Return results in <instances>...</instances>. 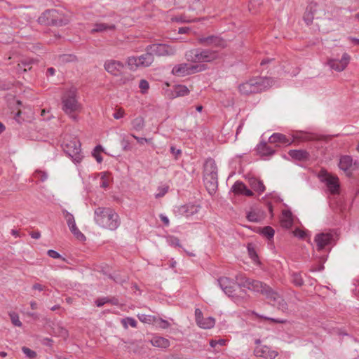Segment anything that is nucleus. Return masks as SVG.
Here are the masks:
<instances>
[{"label":"nucleus","mask_w":359,"mask_h":359,"mask_svg":"<svg viewBox=\"0 0 359 359\" xmlns=\"http://www.w3.org/2000/svg\"><path fill=\"white\" fill-rule=\"evenodd\" d=\"M147 48L153 56H172L177 52V48L175 46L165 43H154L147 46Z\"/></svg>","instance_id":"nucleus-11"},{"label":"nucleus","mask_w":359,"mask_h":359,"mask_svg":"<svg viewBox=\"0 0 359 359\" xmlns=\"http://www.w3.org/2000/svg\"><path fill=\"white\" fill-rule=\"evenodd\" d=\"M254 354L257 357L264 358L265 359H274L278 355L276 351L264 345L257 346L254 350Z\"/></svg>","instance_id":"nucleus-17"},{"label":"nucleus","mask_w":359,"mask_h":359,"mask_svg":"<svg viewBox=\"0 0 359 359\" xmlns=\"http://www.w3.org/2000/svg\"><path fill=\"white\" fill-rule=\"evenodd\" d=\"M62 62H69L76 60V57L73 55H63L60 56Z\"/></svg>","instance_id":"nucleus-50"},{"label":"nucleus","mask_w":359,"mask_h":359,"mask_svg":"<svg viewBox=\"0 0 359 359\" xmlns=\"http://www.w3.org/2000/svg\"><path fill=\"white\" fill-rule=\"evenodd\" d=\"M48 255L50 257L54 258V259H58L61 257V255L56 251L53 250H49L47 252Z\"/></svg>","instance_id":"nucleus-57"},{"label":"nucleus","mask_w":359,"mask_h":359,"mask_svg":"<svg viewBox=\"0 0 359 359\" xmlns=\"http://www.w3.org/2000/svg\"><path fill=\"white\" fill-rule=\"evenodd\" d=\"M272 84V80L266 77H253L241 83L238 90L243 95L259 93Z\"/></svg>","instance_id":"nucleus-3"},{"label":"nucleus","mask_w":359,"mask_h":359,"mask_svg":"<svg viewBox=\"0 0 359 359\" xmlns=\"http://www.w3.org/2000/svg\"><path fill=\"white\" fill-rule=\"evenodd\" d=\"M189 8L193 11H201L203 8L199 0H194L192 4L189 6Z\"/></svg>","instance_id":"nucleus-43"},{"label":"nucleus","mask_w":359,"mask_h":359,"mask_svg":"<svg viewBox=\"0 0 359 359\" xmlns=\"http://www.w3.org/2000/svg\"><path fill=\"white\" fill-rule=\"evenodd\" d=\"M204 183L208 192L212 194L217 187V168L212 158H208L204 164Z\"/></svg>","instance_id":"nucleus-5"},{"label":"nucleus","mask_w":359,"mask_h":359,"mask_svg":"<svg viewBox=\"0 0 359 359\" xmlns=\"http://www.w3.org/2000/svg\"><path fill=\"white\" fill-rule=\"evenodd\" d=\"M263 295L269 300V303L278 309L285 311L287 309V305L283 297L276 292L273 291L269 286L265 289Z\"/></svg>","instance_id":"nucleus-12"},{"label":"nucleus","mask_w":359,"mask_h":359,"mask_svg":"<svg viewBox=\"0 0 359 359\" xmlns=\"http://www.w3.org/2000/svg\"><path fill=\"white\" fill-rule=\"evenodd\" d=\"M290 276L291 281L294 285L300 287L304 285V282L300 273L292 272Z\"/></svg>","instance_id":"nucleus-31"},{"label":"nucleus","mask_w":359,"mask_h":359,"mask_svg":"<svg viewBox=\"0 0 359 359\" xmlns=\"http://www.w3.org/2000/svg\"><path fill=\"white\" fill-rule=\"evenodd\" d=\"M30 236L32 238L39 239L41 237V233L39 231H32L30 233Z\"/></svg>","instance_id":"nucleus-61"},{"label":"nucleus","mask_w":359,"mask_h":359,"mask_svg":"<svg viewBox=\"0 0 359 359\" xmlns=\"http://www.w3.org/2000/svg\"><path fill=\"white\" fill-rule=\"evenodd\" d=\"M198 43L204 46H211L224 48L226 46V42L219 36L210 35L208 36H200L198 38Z\"/></svg>","instance_id":"nucleus-15"},{"label":"nucleus","mask_w":359,"mask_h":359,"mask_svg":"<svg viewBox=\"0 0 359 359\" xmlns=\"http://www.w3.org/2000/svg\"><path fill=\"white\" fill-rule=\"evenodd\" d=\"M350 62V55L344 53L340 60L339 59H329L327 65L330 67L337 72H342L346 69Z\"/></svg>","instance_id":"nucleus-16"},{"label":"nucleus","mask_w":359,"mask_h":359,"mask_svg":"<svg viewBox=\"0 0 359 359\" xmlns=\"http://www.w3.org/2000/svg\"><path fill=\"white\" fill-rule=\"evenodd\" d=\"M62 109L73 120H76L75 113L81 111V105L77 97V90L74 87L66 90L62 96Z\"/></svg>","instance_id":"nucleus-2"},{"label":"nucleus","mask_w":359,"mask_h":359,"mask_svg":"<svg viewBox=\"0 0 359 359\" xmlns=\"http://www.w3.org/2000/svg\"><path fill=\"white\" fill-rule=\"evenodd\" d=\"M247 187L241 182H236L232 187L233 191L236 194H243Z\"/></svg>","instance_id":"nucleus-36"},{"label":"nucleus","mask_w":359,"mask_h":359,"mask_svg":"<svg viewBox=\"0 0 359 359\" xmlns=\"http://www.w3.org/2000/svg\"><path fill=\"white\" fill-rule=\"evenodd\" d=\"M153 318H155V317L152 316H144V315L139 317V318L141 321L144 322V323H153Z\"/></svg>","instance_id":"nucleus-53"},{"label":"nucleus","mask_w":359,"mask_h":359,"mask_svg":"<svg viewBox=\"0 0 359 359\" xmlns=\"http://www.w3.org/2000/svg\"><path fill=\"white\" fill-rule=\"evenodd\" d=\"M251 187L256 191L263 193L265 190V187L262 181L259 180L252 177L249 180Z\"/></svg>","instance_id":"nucleus-28"},{"label":"nucleus","mask_w":359,"mask_h":359,"mask_svg":"<svg viewBox=\"0 0 359 359\" xmlns=\"http://www.w3.org/2000/svg\"><path fill=\"white\" fill-rule=\"evenodd\" d=\"M160 218H161V221L164 223V224L165 226H168L169 225V219H168V218L165 215H160Z\"/></svg>","instance_id":"nucleus-62"},{"label":"nucleus","mask_w":359,"mask_h":359,"mask_svg":"<svg viewBox=\"0 0 359 359\" xmlns=\"http://www.w3.org/2000/svg\"><path fill=\"white\" fill-rule=\"evenodd\" d=\"M236 280L237 281L238 286L245 287L253 292H260L262 294L268 286L266 284L263 283L261 281L248 278L243 273L236 275Z\"/></svg>","instance_id":"nucleus-7"},{"label":"nucleus","mask_w":359,"mask_h":359,"mask_svg":"<svg viewBox=\"0 0 359 359\" xmlns=\"http://www.w3.org/2000/svg\"><path fill=\"white\" fill-rule=\"evenodd\" d=\"M9 316L11 318L12 323L17 327H21L22 325L21 321L20 320L19 316L15 312L9 313Z\"/></svg>","instance_id":"nucleus-41"},{"label":"nucleus","mask_w":359,"mask_h":359,"mask_svg":"<svg viewBox=\"0 0 359 359\" xmlns=\"http://www.w3.org/2000/svg\"><path fill=\"white\" fill-rule=\"evenodd\" d=\"M174 20L176 22H190L194 21V20L191 19V18H187L185 16H180V17H175L174 18Z\"/></svg>","instance_id":"nucleus-54"},{"label":"nucleus","mask_w":359,"mask_h":359,"mask_svg":"<svg viewBox=\"0 0 359 359\" xmlns=\"http://www.w3.org/2000/svg\"><path fill=\"white\" fill-rule=\"evenodd\" d=\"M132 137L135 138L137 142L140 144H144V143L149 142L150 140L144 138V137H140L135 135H132Z\"/></svg>","instance_id":"nucleus-58"},{"label":"nucleus","mask_w":359,"mask_h":359,"mask_svg":"<svg viewBox=\"0 0 359 359\" xmlns=\"http://www.w3.org/2000/svg\"><path fill=\"white\" fill-rule=\"evenodd\" d=\"M274 230L271 226H265L262 230V233L266 236L268 239H271L274 236Z\"/></svg>","instance_id":"nucleus-40"},{"label":"nucleus","mask_w":359,"mask_h":359,"mask_svg":"<svg viewBox=\"0 0 359 359\" xmlns=\"http://www.w3.org/2000/svg\"><path fill=\"white\" fill-rule=\"evenodd\" d=\"M206 69L204 65H191L181 63L176 65L172 69V74L177 76H184L187 75L202 72Z\"/></svg>","instance_id":"nucleus-10"},{"label":"nucleus","mask_w":359,"mask_h":359,"mask_svg":"<svg viewBox=\"0 0 359 359\" xmlns=\"http://www.w3.org/2000/svg\"><path fill=\"white\" fill-rule=\"evenodd\" d=\"M94 215L95 222L102 229L115 231L121 225L119 215L111 208L98 207L95 210Z\"/></svg>","instance_id":"nucleus-1"},{"label":"nucleus","mask_w":359,"mask_h":359,"mask_svg":"<svg viewBox=\"0 0 359 359\" xmlns=\"http://www.w3.org/2000/svg\"><path fill=\"white\" fill-rule=\"evenodd\" d=\"M153 324L161 329H166L170 326V323L168 320L156 317L153 318Z\"/></svg>","instance_id":"nucleus-33"},{"label":"nucleus","mask_w":359,"mask_h":359,"mask_svg":"<svg viewBox=\"0 0 359 359\" xmlns=\"http://www.w3.org/2000/svg\"><path fill=\"white\" fill-rule=\"evenodd\" d=\"M33 60H24L20 62V63L18 64V71L20 72H26L27 69H31L30 65L32 63Z\"/></svg>","instance_id":"nucleus-34"},{"label":"nucleus","mask_w":359,"mask_h":359,"mask_svg":"<svg viewBox=\"0 0 359 359\" xmlns=\"http://www.w3.org/2000/svg\"><path fill=\"white\" fill-rule=\"evenodd\" d=\"M257 152L262 156H271L274 150L267 145L266 142H261L257 147Z\"/></svg>","instance_id":"nucleus-27"},{"label":"nucleus","mask_w":359,"mask_h":359,"mask_svg":"<svg viewBox=\"0 0 359 359\" xmlns=\"http://www.w3.org/2000/svg\"><path fill=\"white\" fill-rule=\"evenodd\" d=\"M312 6L307 7L306 13L304 16V20L307 25L312 22L313 20V14L311 13Z\"/></svg>","instance_id":"nucleus-37"},{"label":"nucleus","mask_w":359,"mask_h":359,"mask_svg":"<svg viewBox=\"0 0 359 359\" xmlns=\"http://www.w3.org/2000/svg\"><path fill=\"white\" fill-rule=\"evenodd\" d=\"M196 321L197 325L198 323L203 319V313L199 309L195 310Z\"/></svg>","instance_id":"nucleus-56"},{"label":"nucleus","mask_w":359,"mask_h":359,"mask_svg":"<svg viewBox=\"0 0 359 359\" xmlns=\"http://www.w3.org/2000/svg\"><path fill=\"white\" fill-rule=\"evenodd\" d=\"M332 240V235L330 233H320L315 236V243L318 250H321L328 245Z\"/></svg>","instance_id":"nucleus-19"},{"label":"nucleus","mask_w":359,"mask_h":359,"mask_svg":"<svg viewBox=\"0 0 359 359\" xmlns=\"http://www.w3.org/2000/svg\"><path fill=\"white\" fill-rule=\"evenodd\" d=\"M62 215L66 219L69 230L74 236L80 241H84L86 237L77 228L74 215L66 210H62Z\"/></svg>","instance_id":"nucleus-14"},{"label":"nucleus","mask_w":359,"mask_h":359,"mask_svg":"<svg viewBox=\"0 0 359 359\" xmlns=\"http://www.w3.org/2000/svg\"><path fill=\"white\" fill-rule=\"evenodd\" d=\"M168 191V186H162L158 188V192L155 194L156 198L163 197Z\"/></svg>","instance_id":"nucleus-44"},{"label":"nucleus","mask_w":359,"mask_h":359,"mask_svg":"<svg viewBox=\"0 0 359 359\" xmlns=\"http://www.w3.org/2000/svg\"><path fill=\"white\" fill-rule=\"evenodd\" d=\"M184 57L188 62L193 63L211 62L219 57L217 50L210 49L194 48L187 50Z\"/></svg>","instance_id":"nucleus-4"},{"label":"nucleus","mask_w":359,"mask_h":359,"mask_svg":"<svg viewBox=\"0 0 359 359\" xmlns=\"http://www.w3.org/2000/svg\"><path fill=\"white\" fill-rule=\"evenodd\" d=\"M217 283L222 291L229 297L233 298L236 304L241 303L239 302L238 298L233 296L235 283L233 280L228 277H220L217 279Z\"/></svg>","instance_id":"nucleus-13"},{"label":"nucleus","mask_w":359,"mask_h":359,"mask_svg":"<svg viewBox=\"0 0 359 359\" xmlns=\"http://www.w3.org/2000/svg\"><path fill=\"white\" fill-rule=\"evenodd\" d=\"M151 344L156 347L166 348L170 346V341L168 339L160 337V336H154L151 339Z\"/></svg>","instance_id":"nucleus-23"},{"label":"nucleus","mask_w":359,"mask_h":359,"mask_svg":"<svg viewBox=\"0 0 359 359\" xmlns=\"http://www.w3.org/2000/svg\"><path fill=\"white\" fill-rule=\"evenodd\" d=\"M109 302V299L107 297H104L101 299H98L95 301V304L97 306L100 307L102 306L106 303Z\"/></svg>","instance_id":"nucleus-55"},{"label":"nucleus","mask_w":359,"mask_h":359,"mask_svg":"<svg viewBox=\"0 0 359 359\" xmlns=\"http://www.w3.org/2000/svg\"><path fill=\"white\" fill-rule=\"evenodd\" d=\"M281 226L285 229H290L293 224V216L290 210H284L280 218Z\"/></svg>","instance_id":"nucleus-22"},{"label":"nucleus","mask_w":359,"mask_h":359,"mask_svg":"<svg viewBox=\"0 0 359 359\" xmlns=\"http://www.w3.org/2000/svg\"><path fill=\"white\" fill-rule=\"evenodd\" d=\"M215 319L212 317H208L201 320L198 325L203 329H210L215 325Z\"/></svg>","instance_id":"nucleus-30"},{"label":"nucleus","mask_w":359,"mask_h":359,"mask_svg":"<svg viewBox=\"0 0 359 359\" xmlns=\"http://www.w3.org/2000/svg\"><path fill=\"white\" fill-rule=\"evenodd\" d=\"M32 289L39 291H43L46 290V287L41 284L35 283L34 285H33Z\"/></svg>","instance_id":"nucleus-60"},{"label":"nucleus","mask_w":359,"mask_h":359,"mask_svg":"<svg viewBox=\"0 0 359 359\" xmlns=\"http://www.w3.org/2000/svg\"><path fill=\"white\" fill-rule=\"evenodd\" d=\"M63 149L65 152L70 156L73 161L79 163L83 158L81 150V143L76 138L72 140L65 139L63 142Z\"/></svg>","instance_id":"nucleus-8"},{"label":"nucleus","mask_w":359,"mask_h":359,"mask_svg":"<svg viewBox=\"0 0 359 359\" xmlns=\"http://www.w3.org/2000/svg\"><path fill=\"white\" fill-rule=\"evenodd\" d=\"M34 177L41 182H44L47 180L48 175L43 171L36 170L34 174Z\"/></svg>","instance_id":"nucleus-42"},{"label":"nucleus","mask_w":359,"mask_h":359,"mask_svg":"<svg viewBox=\"0 0 359 359\" xmlns=\"http://www.w3.org/2000/svg\"><path fill=\"white\" fill-rule=\"evenodd\" d=\"M38 22L45 25L62 26L68 22L67 19L62 18L60 13L55 9L47 10L39 18Z\"/></svg>","instance_id":"nucleus-6"},{"label":"nucleus","mask_w":359,"mask_h":359,"mask_svg":"<svg viewBox=\"0 0 359 359\" xmlns=\"http://www.w3.org/2000/svg\"><path fill=\"white\" fill-rule=\"evenodd\" d=\"M115 29L116 25L114 23L97 22L93 25V28L90 31V33L104 32L114 30Z\"/></svg>","instance_id":"nucleus-21"},{"label":"nucleus","mask_w":359,"mask_h":359,"mask_svg":"<svg viewBox=\"0 0 359 359\" xmlns=\"http://www.w3.org/2000/svg\"><path fill=\"white\" fill-rule=\"evenodd\" d=\"M123 64L116 60H108L104 64L105 69L110 74L117 76L123 69Z\"/></svg>","instance_id":"nucleus-20"},{"label":"nucleus","mask_w":359,"mask_h":359,"mask_svg":"<svg viewBox=\"0 0 359 359\" xmlns=\"http://www.w3.org/2000/svg\"><path fill=\"white\" fill-rule=\"evenodd\" d=\"M113 116L115 119H119L124 116V111L122 109H118L113 114Z\"/></svg>","instance_id":"nucleus-59"},{"label":"nucleus","mask_w":359,"mask_h":359,"mask_svg":"<svg viewBox=\"0 0 359 359\" xmlns=\"http://www.w3.org/2000/svg\"><path fill=\"white\" fill-rule=\"evenodd\" d=\"M288 154L291 158L299 161L306 160L309 156L305 150H290Z\"/></svg>","instance_id":"nucleus-26"},{"label":"nucleus","mask_w":359,"mask_h":359,"mask_svg":"<svg viewBox=\"0 0 359 359\" xmlns=\"http://www.w3.org/2000/svg\"><path fill=\"white\" fill-rule=\"evenodd\" d=\"M100 175H101V177H100L101 182H100V185L102 188L106 189L109 185V176L107 175V174L106 172H101Z\"/></svg>","instance_id":"nucleus-38"},{"label":"nucleus","mask_w":359,"mask_h":359,"mask_svg":"<svg viewBox=\"0 0 359 359\" xmlns=\"http://www.w3.org/2000/svg\"><path fill=\"white\" fill-rule=\"evenodd\" d=\"M353 165V159L350 156H343L340 158L339 167L344 171L348 170Z\"/></svg>","instance_id":"nucleus-25"},{"label":"nucleus","mask_w":359,"mask_h":359,"mask_svg":"<svg viewBox=\"0 0 359 359\" xmlns=\"http://www.w3.org/2000/svg\"><path fill=\"white\" fill-rule=\"evenodd\" d=\"M247 219L250 221V222H259V215L255 212H249L248 214H247Z\"/></svg>","instance_id":"nucleus-48"},{"label":"nucleus","mask_w":359,"mask_h":359,"mask_svg":"<svg viewBox=\"0 0 359 359\" xmlns=\"http://www.w3.org/2000/svg\"><path fill=\"white\" fill-rule=\"evenodd\" d=\"M226 344V340L224 339H211L210 341V346L212 348H215L217 345L219 346H224Z\"/></svg>","instance_id":"nucleus-45"},{"label":"nucleus","mask_w":359,"mask_h":359,"mask_svg":"<svg viewBox=\"0 0 359 359\" xmlns=\"http://www.w3.org/2000/svg\"><path fill=\"white\" fill-rule=\"evenodd\" d=\"M248 251H249V255L251 257V259H252V261L255 263V264H259V260H258V256L256 254V252H255L254 250H251L250 248H248Z\"/></svg>","instance_id":"nucleus-52"},{"label":"nucleus","mask_w":359,"mask_h":359,"mask_svg":"<svg viewBox=\"0 0 359 359\" xmlns=\"http://www.w3.org/2000/svg\"><path fill=\"white\" fill-rule=\"evenodd\" d=\"M293 233L296 237H298L299 238H304L306 235V233L304 231L299 229H296Z\"/></svg>","instance_id":"nucleus-51"},{"label":"nucleus","mask_w":359,"mask_h":359,"mask_svg":"<svg viewBox=\"0 0 359 359\" xmlns=\"http://www.w3.org/2000/svg\"><path fill=\"white\" fill-rule=\"evenodd\" d=\"M189 93V90L186 86L184 85H177L174 87L173 89V96L181 97L187 95Z\"/></svg>","instance_id":"nucleus-29"},{"label":"nucleus","mask_w":359,"mask_h":359,"mask_svg":"<svg viewBox=\"0 0 359 359\" xmlns=\"http://www.w3.org/2000/svg\"><path fill=\"white\" fill-rule=\"evenodd\" d=\"M170 151L172 154L176 155V156H178L181 154V150L180 149H176L174 147H170Z\"/></svg>","instance_id":"nucleus-64"},{"label":"nucleus","mask_w":359,"mask_h":359,"mask_svg":"<svg viewBox=\"0 0 359 359\" xmlns=\"http://www.w3.org/2000/svg\"><path fill=\"white\" fill-rule=\"evenodd\" d=\"M146 53L139 57L131 56L128 57L126 63L129 69L136 70L139 67H147L150 66L154 60V56L149 51L147 46L146 47Z\"/></svg>","instance_id":"nucleus-9"},{"label":"nucleus","mask_w":359,"mask_h":359,"mask_svg":"<svg viewBox=\"0 0 359 359\" xmlns=\"http://www.w3.org/2000/svg\"><path fill=\"white\" fill-rule=\"evenodd\" d=\"M269 142L271 143H283L285 144H290L292 141L286 137V136L281 133H273L269 137Z\"/></svg>","instance_id":"nucleus-24"},{"label":"nucleus","mask_w":359,"mask_h":359,"mask_svg":"<svg viewBox=\"0 0 359 359\" xmlns=\"http://www.w3.org/2000/svg\"><path fill=\"white\" fill-rule=\"evenodd\" d=\"M122 323L125 324V326L127 327L129 325L132 327H136L137 321L133 318H126L123 319Z\"/></svg>","instance_id":"nucleus-47"},{"label":"nucleus","mask_w":359,"mask_h":359,"mask_svg":"<svg viewBox=\"0 0 359 359\" xmlns=\"http://www.w3.org/2000/svg\"><path fill=\"white\" fill-rule=\"evenodd\" d=\"M189 27H180L178 29V33L180 34H186V33H187L189 32Z\"/></svg>","instance_id":"nucleus-63"},{"label":"nucleus","mask_w":359,"mask_h":359,"mask_svg":"<svg viewBox=\"0 0 359 359\" xmlns=\"http://www.w3.org/2000/svg\"><path fill=\"white\" fill-rule=\"evenodd\" d=\"M323 181L325 183L331 194H336L339 192V184L338 177L330 174H326Z\"/></svg>","instance_id":"nucleus-18"},{"label":"nucleus","mask_w":359,"mask_h":359,"mask_svg":"<svg viewBox=\"0 0 359 359\" xmlns=\"http://www.w3.org/2000/svg\"><path fill=\"white\" fill-rule=\"evenodd\" d=\"M104 151V149L101 145H97L95 147L92 152L93 156L96 159L97 162L100 163L102 161L101 152Z\"/></svg>","instance_id":"nucleus-35"},{"label":"nucleus","mask_w":359,"mask_h":359,"mask_svg":"<svg viewBox=\"0 0 359 359\" xmlns=\"http://www.w3.org/2000/svg\"><path fill=\"white\" fill-rule=\"evenodd\" d=\"M133 128L137 131L142 130L144 127V121L142 117H136L132 121Z\"/></svg>","instance_id":"nucleus-32"},{"label":"nucleus","mask_w":359,"mask_h":359,"mask_svg":"<svg viewBox=\"0 0 359 359\" xmlns=\"http://www.w3.org/2000/svg\"><path fill=\"white\" fill-rule=\"evenodd\" d=\"M262 4V0H251L249 4V10L252 13H256L257 8Z\"/></svg>","instance_id":"nucleus-39"},{"label":"nucleus","mask_w":359,"mask_h":359,"mask_svg":"<svg viewBox=\"0 0 359 359\" xmlns=\"http://www.w3.org/2000/svg\"><path fill=\"white\" fill-rule=\"evenodd\" d=\"M22 352L26 355V356H27L29 358H33L36 355L35 351L31 350L27 347H22Z\"/></svg>","instance_id":"nucleus-49"},{"label":"nucleus","mask_w":359,"mask_h":359,"mask_svg":"<svg viewBox=\"0 0 359 359\" xmlns=\"http://www.w3.org/2000/svg\"><path fill=\"white\" fill-rule=\"evenodd\" d=\"M139 88L142 93H145L149 88V84L147 80L142 79L140 81Z\"/></svg>","instance_id":"nucleus-46"}]
</instances>
